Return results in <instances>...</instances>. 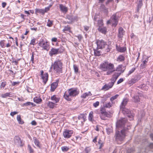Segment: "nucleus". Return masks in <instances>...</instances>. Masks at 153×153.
Here are the masks:
<instances>
[{
    "label": "nucleus",
    "mask_w": 153,
    "mask_h": 153,
    "mask_svg": "<svg viewBox=\"0 0 153 153\" xmlns=\"http://www.w3.org/2000/svg\"><path fill=\"white\" fill-rule=\"evenodd\" d=\"M36 12L37 13H40L44 14L45 13L44 10L43 9H38L36 10Z\"/></svg>",
    "instance_id": "nucleus-38"
},
{
    "label": "nucleus",
    "mask_w": 153,
    "mask_h": 153,
    "mask_svg": "<svg viewBox=\"0 0 153 153\" xmlns=\"http://www.w3.org/2000/svg\"><path fill=\"white\" fill-rule=\"evenodd\" d=\"M73 68L75 73H77L78 71V68L76 65H74Z\"/></svg>",
    "instance_id": "nucleus-53"
},
{
    "label": "nucleus",
    "mask_w": 153,
    "mask_h": 153,
    "mask_svg": "<svg viewBox=\"0 0 153 153\" xmlns=\"http://www.w3.org/2000/svg\"><path fill=\"white\" fill-rule=\"evenodd\" d=\"M98 31L103 33H105L106 31V29L105 27H99L98 29Z\"/></svg>",
    "instance_id": "nucleus-26"
},
{
    "label": "nucleus",
    "mask_w": 153,
    "mask_h": 153,
    "mask_svg": "<svg viewBox=\"0 0 153 153\" xmlns=\"http://www.w3.org/2000/svg\"><path fill=\"white\" fill-rule=\"evenodd\" d=\"M128 118L130 120H133V118L134 116V114H131L128 115H127Z\"/></svg>",
    "instance_id": "nucleus-48"
},
{
    "label": "nucleus",
    "mask_w": 153,
    "mask_h": 153,
    "mask_svg": "<svg viewBox=\"0 0 153 153\" xmlns=\"http://www.w3.org/2000/svg\"><path fill=\"white\" fill-rule=\"evenodd\" d=\"M125 59V57L124 56L121 55H119L117 58V61L118 62L123 61Z\"/></svg>",
    "instance_id": "nucleus-24"
},
{
    "label": "nucleus",
    "mask_w": 153,
    "mask_h": 153,
    "mask_svg": "<svg viewBox=\"0 0 153 153\" xmlns=\"http://www.w3.org/2000/svg\"><path fill=\"white\" fill-rule=\"evenodd\" d=\"M93 111H91L90 112L89 117H88V119L89 120L92 122H93Z\"/></svg>",
    "instance_id": "nucleus-32"
},
{
    "label": "nucleus",
    "mask_w": 153,
    "mask_h": 153,
    "mask_svg": "<svg viewBox=\"0 0 153 153\" xmlns=\"http://www.w3.org/2000/svg\"><path fill=\"white\" fill-rule=\"evenodd\" d=\"M33 141L35 145L37 147L40 149L41 148V146L39 140L36 137H34L33 138Z\"/></svg>",
    "instance_id": "nucleus-14"
},
{
    "label": "nucleus",
    "mask_w": 153,
    "mask_h": 153,
    "mask_svg": "<svg viewBox=\"0 0 153 153\" xmlns=\"http://www.w3.org/2000/svg\"><path fill=\"white\" fill-rule=\"evenodd\" d=\"M121 73V72L115 73H114V76H115L117 78L120 75Z\"/></svg>",
    "instance_id": "nucleus-60"
},
{
    "label": "nucleus",
    "mask_w": 153,
    "mask_h": 153,
    "mask_svg": "<svg viewBox=\"0 0 153 153\" xmlns=\"http://www.w3.org/2000/svg\"><path fill=\"white\" fill-rule=\"evenodd\" d=\"M58 85V83L56 82L53 83L51 86V90L53 91L56 88Z\"/></svg>",
    "instance_id": "nucleus-21"
},
{
    "label": "nucleus",
    "mask_w": 153,
    "mask_h": 153,
    "mask_svg": "<svg viewBox=\"0 0 153 153\" xmlns=\"http://www.w3.org/2000/svg\"><path fill=\"white\" fill-rule=\"evenodd\" d=\"M100 69L103 71H107L106 75L111 74L115 71L114 65L108 61H105L100 65Z\"/></svg>",
    "instance_id": "nucleus-2"
},
{
    "label": "nucleus",
    "mask_w": 153,
    "mask_h": 153,
    "mask_svg": "<svg viewBox=\"0 0 153 153\" xmlns=\"http://www.w3.org/2000/svg\"><path fill=\"white\" fill-rule=\"evenodd\" d=\"M118 96L119 95L118 94H116L114 96H113L111 97L110 100L111 102H113V101L114 100L116 99Z\"/></svg>",
    "instance_id": "nucleus-44"
},
{
    "label": "nucleus",
    "mask_w": 153,
    "mask_h": 153,
    "mask_svg": "<svg viewBox=\"0 0 153 153\" xmlns=\"http://www.w3.org/2000/svg\"><path fill=\"white\" fill-rule=\"evenodd\" d=\"M128 101V100L127 99H124L123 100L122 102V107L123 106H125L127 104Z\"/></svg>",
    "instance_id": "nucleus-46"
},
{
    "label": "nucleus",
    "mask_w": 153,
    "mask_h": 153,
    "mask_svg": "<svg viewBox=\"0 0 153 153\" xmlns=\"http://www.w3.org/2000/svg\"><path fill=\"white\" fill-rule=\"evenodd\" d=\"M62 151L63 152H67L69 149V147L66 146H62L61 148Z\"/></svg>",
    "instance_id": "nucleus-33"
},
{
    "label": "nucleus",
    "mask_w": 153,
    "mask_h": 153,
    "mask_svg": "<svg viewBox=\"0 0 153 153\" xmlns=\"http://www.w3.org/2000/svg\"><path fill=\"white\" fill-rule=\"evenodd\" d=\"M135 70V68H132L130 71H129L128 74V76L131 73H133Z\"/></svg>",
    "instance_id": "nucleus-55"
},
{
    "label": "nucleus",
    "mask_w": 153,
    "mask_h": 153,
    "mask_svg": "<svg viewBox=\"0 0 153 153\" xmlns=\"http://www.w3.org/2000/svg\"><path fill=\"white\" fill-rule=\"evenodd\" d=\"M92 94L90 91H88V92L84 93L81 96V97L83 98H85L86 97L88 96H91Z\"/></svg>",
    "instance_id": "nucleus-22"
},
{
    "label": "nucleus",
    "mask_w": 153,
    "mask_h": 153,
    "mask_svg": "<svg viewBox=\"0 0 153 153\" xmlns=\"http://www.w3.org/2000/svg\"><path fill=\"white\" fill-rule=\"evenodd\" d=\"M139 3L138 4L137 7L138 9H139L142 6V0H139Z\"/></svg>",
    "instance_id": "nucleus-50"
},
{
    "label": "nucleus",
    "mask_w": 153,
    "mask_h": 153,
    "mask_svg": "<svg viewBox=\"0 0 153 153\" xmlns=\"http://www.w3.org/2000/svg\"><path fill=\"white\" fill-rule=\"evenodd\" d=\"M132 101L134 102L137 103L140 101V99L138 96H134L132 97Z\"/></svg>",
    "instance_id": "nucleus-25"
},
{
    "label": "nucleus",
    "mask_w": 153,
    "mask_h": 153,
    "mask_svg": "<svg viewBox=\"0 0 153 153\" xmlns=\"http://www.w3.org/2000/svg\"><path fill=\"white\" fill-rule=\"evenodd\" d=\"M127 125H116V130L115 135L116 141H121L126 136V132L128 130Z\"/></svg>",
    "instance_id": "nucleus-1"
},
{
    "label": "nucleus",
    "mask_w": 153,
    "mask_h": 153,
    "mask_svg": "<svg viewBox=\"0 0 153 153\" xmlns=\"http://www.w3.org/2000/svg\"><path fill=\"white\" fill-rule=\"evenodd\" d=\"M98 144L100 145L99 149H101L104 146V143L101 139H99L98 142Z\"/></svg>",
    "instance_id": "nucleus-35"
},
{
    "label": "nucleus",
    "mask_w": 153,
    "mask_h": 153,
    "mask_svg": "<svg viewBox=\"0 0 153 153\" xmlns=\"http://www.w3.org/2000/svg\"><path fill=\"white\" fill-rule=\"evenodd\" d=\"M101 111V113L102 114L100 116V117L101 118V119L104 120V119H103L102 117V116H103V114H104V113L105 112V111L104 109L103 108H102L100 110Z\"/></svg>",
    "instance_id": "nucleus-47"
},
{
    "label": "nucleus",
    "mask_w": 153,
    "mask_h": 153,
    "mask_svg": "<svg viewBox=\"0 0 153 153\" xmlns=\"http://www.w3.org/2000/svg\"><path fill=\"white\" fill-rule=\"evenodd\" d=\"M124 33V31L123 29L121 27H120L118 30V36L119 38H122L123 37Z\"/></svg>",
    "instance_id": "nucleus-18"
},
{
    "label": "nucleus",
    "mask_w": 153,
    "mask_h": 153,
    "mask_svg": "<svg viewBox=\"0 0 153 153\" xmlns=\"http://www.w3.org/2000/svg\"><path fill=\"white\" fill-rule=\"evenodd\" d=\"M17 120L18 122L19 123L22 124L24 123V122L21 119L20 115H17Z\"/></svg>",
    "instance_id": "nucleus-30"
},
{
    "label": "nucleus",
    "mask_w": 153,
    "mask_h": 153,
    "mask_svg": "<svg viewBox=\"0 0 153 153\" xmlns=\"http://www.w3.org/2000/svg\"><path fill=\"white\" fill-rule=\"evenodd\" d=\"M70 28L68 25L65 26L64 27V28L63 30L64 32L65 31H70Z\"/></svg>",
    "instance_id": "nucleus-43"
},
{
    "label": "nucleus",
    "mask_w": 153,
    "mask_h": 153,
    "mask_svg": "<svg viewBox=\"0 0 153 153\" xmlns=\"http://www.w3.org/2000/svg\"><path fill=\"white\" fill-rule=\"evenodd\" d=\"M27 147L30 153H33L34 150L29 144L28 145Z\"/></svg>",
    "instance_id": "nucleus-42"
},
{
    "label": "nucleus",
    "mask_w": 153,
    "mask_h": 153,
    "mask_svg": "<svg viewBox=\"0 0 153 153\" xmlns=\"http://www.w3.org/2000/svg\"><path fill=\"white\" fill-rule=\"evenodd\" d=\"M103 115L105 116L106 117H111V114L109 113L105 112L104 113V114H103Z\"/></svg>",
    "instance_id": "nucleus-52"
},
{
    "label": "nucleus",
    "mask_w": 153,
    "mask_h": 153,
    "mask_svg": "<svg viewBox=\"0 0 153 153\" xmlns=\"http://www.w3.org/2000/svg\"><path fill=\"white\" fill-rule=\"evenodd\" d=\"M117 78L114 76V75H113L112 78L111 79V82H110V83H113V85L114 84V82L116 81Z\"/></svg>",
    "instance_id": "nucleus-41"
},
{
    "label": "nucleus",
    "mask_w": 153,
    "mask_h": 153,
    "mask_svg": "<svg viewBox=\"0 0 153 153\" xmlns=\"http://www.w3.org/2000/svg\"><path fill=\"white\" fill-rule=\"evenodd\" d=\"M18 112L16 111L11 112L10 113V115L12 116L13 117L14 115L18 114Z\"/></svg>",
    "instance_id": "nucleus-62"
},
{
    "label": "nucleus",
    "mask_w": 153,
    "mask_h": 153,
    "mask_svg": "<svg viewBox=\"0 0 153 153\" xmlns=\"http://www.w3.org/2000/svg\"><path fill=\"white\" fill-rule=\"evenodd\" d=\"M113 103V102H106L104 105V107L106 108H110L112 106Z\"/></svg>",
    "instance_id": "nucleus-28"
},
{
    "label": "nucleus",
    "mask_w": 153,
    "mask_h": 153,
    "mask_svg": "<svg viewBox=\"0 0 153 153\" xmlns=\"http://www.w3.org/2000/svg\"><path fill=\"white\" fill-rule=\"evenodd\" d=\"M79 93V91L75 88H71L66 91L64 95V97L67 100L70 101L71 97L76 96Z\"/></svg>",
    "instance_id": "nucleus-3"
},
{
    "label": "nucleus",
    "mask_w": 153,
    "mask_h": 153,
    "mask_svg": "<svg viewBox=\"0 0 153 153\" xmlns=\"http://www.w3.org/2000/svg\"><path fill=\"white\" fill-rule=\"evenodd\" d=\"M124 81V79L123 78H120L117 82V84H119L120 83L123 82Z\"/></svg>",
    "instance_id": "nucleus-61"
},
{
    "label": "nucleus",
    "mask_w": 153,
    "mask_h": 153,
    "mask_svg": "<svg viewBox=\"0 0 153 153\" xmlns=\"http://www.w3.org/2000/svg\"><path fill=\"white\" fill-rule=\"evenodd\" d=\"M63 50H61L60 48L56 49L52 48L50 51L49 53L50 56H52L54 55L62 53L63 52Z\"/></svg>",
    "instance_id": "nucleus-7"
},
{
    "label": "nucleus",
    "mask_w": 153,
    "mask_h": 153,
    "mask_svg": "<svg viewBox=\"0 0 153 153\" xmlns=\"http://www.w3.org/2000/svg\"><path fill=\"white\" fill-rule=\"evenodd\" d=\"M118 16L117 15V13L114 14L111 18V23L113 26H116L118 23Z\"/></svg>",
    "instance_id": "nucleus-9"
},
{
    "label": "nucleus",
    "mask_w": 153,
    "mask_h": 153,
    "mask_svg": "<svg viewBox=\"0 0 153 153\" xmlns=\"http://www.w3.org/2000/svg\"><path fill=\"white\" fill-rule=\"evenodd\" d=\"M148 59H146L145 60L143 61L142 62L141 65V66H145L148 62Z\"/></svg>",
    "instance_id": "nucleus-54"
},
{
    "label": "nucleus",
    "mask_w": 153,
    "mask_h": 153,
    "mask_svg": "<svg viewBox=\"0 0 153 153\" xmlns=\"http://www.w3.org/2000/svg\"><path fill=\"white\" fill-rule=\"evenodd\" d=\"M59 8L61 11L63 13H66L68 10V8L65 5L60 4H59Z\"/></svg>",
    "instance_id": "nucleus-13"
},
{
    "label": "nucleus",
    "mask_w": 153,
    "mask_h": 153,
    "mask_svg": "<svg viewBox=\"0 0 153 153\" xmlns=\"http://www.w3.org/2000/svg\"><path fill=\"white\" fill-rule=\"evenodd\" d=\"M33 105V103H32V102H27L24 104V105L25 106H28V105Z\"/></svg>",
    "instance_id": "nucleus-59"
},
{
    "label": "nucleus",
    "mask_w": 153,
    "mask_h": 153,
    "mask_svg": "<svg viewBox=\"0 0 153 153\" xmlns=\"http://www.w3.org/2000/svg\"><path fill=\"white\" fill-rule=\"evenodd\" d=\"M10 93H6L1 95V97L3 98H6L8 97H10Z\"/></svg>",
    "instance_id": "nucleus-39"
},
{
    "label": "nucleus",
    "mask_w": 153,
    "mask_h": 153,
    "mask_svg": "<svg viewBox=\"0 0 153 153\" xmlns=\"http://www.w3.org/2000/svg\"><path fill=\"white\" fill-rule=\"evenodd\" d=\"M100 102L98 101H97L93 104V106L94 107H97L99 105Z\"/></svg>",
    "instance_id": "nucleus-58"
},
{
    "label": "nucleus",
    "mask_w": 153,
    "mask_h": 153,
    "mask_svg": "<svg viewBox=\"0 0 153 153\" xmlns=\"http://www.w3.org/2000/svg\"><path fill=\"white\" fill-rule=\"evenodd\" d=\"M91 151V148L89 147H86L81 153H89Z\"/></svg>",
    "instance_id": "nucleus-31"
},
{
    "label": "nucleus",
    "mask_w": 153,
    "mask_h": 153,
    "mask_svg": "<svg viewBox=\"0 0 153 153\" xmlns=\"http://www.w3.org/2000/svg\"><path fill=\"white\" fill-rule=\"evenodd\" d=\"M63 63L60 60H56L52 65L54 71L60 74L62 72Z\"/></svg>",
    "instance_id": "nucleus-4"
},
{
    "label": "nucleus",
    "mask_w": 153,
    "mask_h": 153,
    "mask_svg": "<svg viewBox=\"0 0 153 153\" xmlns=\"http://www.w3.org/2000/svg\"><path fill=\"white\" fill-rule=\"evenodd\" d=\"M97 48L98 49H102L104 48L106 46L107 47L106 50V52H109L110 49L109 48V46L106 44V43L102 40H98L97 41Z\"/></svg>",
    "instance_id": "nucleus-6"
},
{
    "label": "nucleus",
    "mask_w": 153,
    "mask_h": 153,
    "mask_svg": "<svg viewBox=\"0 0 153 153\" xmlns=\"http://www.w3.org/2000/svg\"><path fill=\"white\" fill-rule=\"evenodd\" d=\"M51 99L55 101L56 103L58 102L59 101V99L58 98H56L55 96H53L51 97Z\"/></svg>",
    "instance_id": "nucleus-37"
},
{
    "label": "nucleus",
    "mask_w": 153,
    "mask_h": 153,
    "mask_svg": "<svg viewBox=\"0 0 153 153\" xmlns=\"http://www.w3.org/2000/svg\"><path fill=\"white\" fill-rule=\"evenodd\" d=\"M39 46L44 50L48 51L49 50V44L47 40L41 39L38 43Z\"/></svg>",
    "instance_id": "nucleus-5"
},
{
    "label": "nucleus",
    "mask_w": 153,
    "mask_h": 153,
    "mask_svg": "<svg viewBox=\"0 0 153 153\" xmlns=\"http://www.w3.org/2000/svg\"><path fill=\"white\" fill-rule=\"evenodd\" d=\"M51 5H50L49 6L45 8V9H44L45 13L46 12L49 10L50 8L51 7Z\"/></svg>",
    "instance_id": "nucleus-57"
},
{
    "label": "nucleus",
    "mask_w": 153,
    "mask_h": 153,
    "mask_svg": "<svg viewBox=\"0 0 153 153\" xmlns=\"http://www.w3.org/2000/svg\"><path fill=\"white\" fill-rule=\"evenodd\" d=\"M106 130L107 134L109 135L112 131V127L108 128H106Z\"/></svg>",
    "instance_id": "nucleus-40"
},
{
    "label": "nucleus",
    "mask_w": 153,
    "mask_h": 153,
    "mask_svg": "<svg viewBox=\"0 0 153 153\" xmlns=\"http://www.w3.org/2000/svg\"><path fill=\"white\" fill-rule=\"evenodd\" d=\"M35 42H36V39H32L30 41V45H35Z\"/></svg>",
    "instance_id": "nucleus-56"
},
{
    "label": "nucleus",
    "mask_w": 153,
    "mask_h": 153,
    "mask_svg": "<svg viewBox=\"0 0 153 153\" xmlns=\"http://www.w3.org/2000/svg\"><path fill=\"white\" fill-rule=\"evenodd\" d=\"M53 25V22L48 19L47 23V26L49 27H51Z\"/></svg>",
    "instance_id": "nucleus-49"
},
{
    "label": "nucleus",
    "mask_w": 153,
    "mask_h": 153,
    "mask_svg": "<svg viewBox=\"0 0 153 153\" xmlns=\"http://www.w3.org/2000/svg\"><path fill=\"white\" fill-rule=\"evenodd\" d=\"M116 47L117 51L119 52H124L126 50V48L125 47L118 46L117 45Z\"/></svg>",
    "instance_id": "nucleus-19"
},
{
    "label": "nucleus",
    "mask_w": 153,
    "mask_h": 153,
    "mask_svg": "<svg viewBox=\"0 0 153 153\" xmlns=\"http://www.w3.org/2000/svg\"><path fill=\"white\" fill-rule=\"evenodd\" d=\"M14 142L15 144L18 146H22L23 145L20 138L18 137H15L14 138Z\"/></svg>",
    "instance_id": "nucleus-11"
},
{
    "label": "nucleus",
    "mask_w": 153,
    "mask_h": 153,
    "mask_svg": "<svg viewBox=\"0 0 153 153\" xmlns=\"http://www.w3.org/2000/svg\"><path fill=\"white\" fill-rule=\"evenodd\" d=\"M34 53L33 52L32 53V56L31 57V61H32V62L33 63H34Z\"/></svg>",
    "instance_id": "nucleus-63"
},
{
    "label": "nucleus",
    "mask_w": 153,
    "mask_h": 153,
    "mask_svg": "<svg viewBox=\"0 0 153 153\" xmlns=\"http://www.w3.org/2000/svg\"><path fill=\"white\" fill-rule=\"evenodd\" d=\"M34 101L37 103H40L42 101V99L39 97H36L33 98Z\"/></svg>",
    "instance_id": "nucleus-23"
},
{
    "label": "nucleus",
    "mask_w": 153,
    "mask_h": 153,
    "mask_svg": "<svg viewBox=\"0 0 153 153\" xmlns=\"http://www.w3.org/2000/svg\"><path fill=\"white\" fill-rule=\"evenodd\" d=\"M4 40H1L0 42V46L2 48H4L5 46L4 45Z\"/></svg>",
    "instance_id": "nucleus-51"
},
{
    "label": "nucleus",
    "mask_w": 153,
    "mask_h": 153,
    "mask_svg": "<svg viewBox=\"0 0 153 153\" xmlns=\"http://www.w3.org/2000/svg\"><path fill=\"white\" fill-rule=\"evenodd\" d=\"M127 120L125 118H122L118 120L116 124H124L127 123Z\"/></svg>",
    "instance_id": "nucleus-17"
},
{
    "label": "nucleus",
    "mask_w": 153,
    "mask_h": 153,
    "mask_svg": "<svg viewBox=\"0 0 153 153\" xmlns=\"http://www.w3.org/2000/svg\"><path fill=\"white\" fill-rule=\"evenodd\" d=\"M55 104L51 102H49L48 103L47 105L50 108H53L55 105Z\"/></svg>",
    "instance_id": "nucleus-34"
},
{
    "label": "nucleus",
    "mask_w": 153,
    "mask_h": 153,
    "mask_svg": "<svg viewBox=\"0 0 153 153\" xmlns=\"http://www.w3.org/2000/svg\"><path fill=\"white\" fill-rule=\"evenodd\" d=\"M78 118L81 120V123L84 124V122L86 120V117L85 115L84 114H80L78 116Z\"/></svg>",
    "instance_id": "nucleus-15"
},
{
    "label": "nucleus",
    "mask_w": 153,
    "mask_h": 153,
    "mask_svg": "<svg viewBox=\"0 0 153 153\" xmlns=\"http://www.w3.org/2000/svg\"><path fill=\"white\" fill-rule=\"evenodd\" d=\"M113 86V83L109 82L108 84H105L102 88V90L107 91L111 88Z\"/></svg>",
    "instance_id": "nucleus-12"
},
{
    "label": "nucleus",
    "mask_w": 153,
    "mask_h": 153,
    "mask_svg": "<svg viewBox=\"0 0 153 153\" xmlns=\"http://www.w3.org/2000/svg\"><path fill=\"white\" fill-rule=\"evenodd\" d=\"M72 130L66 129L63 132V135L65 138H69L73 133Z\"/></svg>",
    "instance_id": "nucleus-8"
},
{
    "label": "nucleus",
    "mask_w": 153,
    "mask_h": 153,
    "mask_svg": "<svg viewBox=\"0 0 153 153\" xmlns=\"http://www.w3.org/2000/svg\"><path fill=\"white\" fill-rule=\"evenodd\" d=\"M57 40V38L56 37L53 38L51 39V41L52 42H56Z\"/></svg>",
    "instance_id": "nucleus-64"
},
{
    "label": "nucleus",
    "mask_w": 153,
    "mask_h": 153,
    "mask_svg": "<svg viewBox=\"0 0 153 153\" xmlns=\"http://www.w3.org/2000/svg\"><path fill=\"white\" fill-rule=\"evenodd\" d=\"M6 85V82L5 81L2 82L1 83L0 88L1 89H3Z\"/></svg>",
    "instance_id": "nucleus-45"
},
{
    "label": "nucleus",
    "mask_w": 153,
    "mask_h": 153,
    "mask_svg": "<svg viewBox=\"0 0 153 153\" xmlns=\"http://www.w3.org/2000/svg\"><path fill=\"white\" fill-rule=\"evenodd\" d=\"M98 49L94 50V54L95 56H99L101 55V52L99 51Z\"/></svg>",
    "instance_id": "nucleus-29"
},
{
    "label": "nucleus",
    "mask_w": 153,
    "mask_h": 153,
    "mask_svg": "<svg viewBox=\"0 0 153 153\" xmlns=\"http://www.w3.org/2000/svg\"><path fill=\"white\" fill-rule=\"evenodd\" d=\"M122 112L124 114H126L127 115L131 113L130 111L128 109L122 107Z\"/></svg>",
    "instance_id": "nucleus-20"
},
{
    "label": "nucleus",
    "mask_w": 153,
    "mask_h": 153,
    "mask_svg": "<svg viewBox=\"0 0 153 153\" xmlns=\"http://www.w3.org/2000/svg\"><path fill=\"white\" fill-rule=\"evenodd\" d=\"M43 71L42 70L41 71V75L42 79L43 80V82L45 84L46 83L48 79V74L47 73H45L43 74Z\"/></svg>",
    "instance_id": "nucleus-10"
},
{
    "label": "nucleus",
    "mask_w": 153,
    "mask_h": 153,
    "mask_svg": "<svg viewBox=\"0 0 153 153\" xmlns=\"http://www.w3.org/2000/svg\"><path fill=\"white\" fill-rule=\"evenodd\" d=\"M126 68L125 67L123 66L122 65H119L116 68V71L121 73H123L124 71Z\"/></svg>",
    "instance_id": "nucleus-16"
},
{
    "label": "nucleus",
    "mask_w": 153,
    "mask_h": 153,
    "mask_svg": "<svg viewBox=\"0 0 153 153\" xmlns=\"http://www.w3.org/2000/svg\"><path fill=\"white\" fill-rule=\"evenodd\" d=\"M97 24L99 27H102L103 25V20L102 19L99 20L98 21Z\"/></svg>",
    "instance_id": "nucleus-36"
},
{
    "label": "nucleus",
    "mask_w": 153,
    "mask_h": 153,
    "mask_svg": "<svg viewBox=\"0 0 153 153\" xmlns=\"http://www.w3.org/2000/svg\"><path fill=\"white\" fill-rule=\"evenodd\" d=\"M100 9L104 12L107 13L108 12V10L107 8H106L105 6L103 4H102L100 6Z\"/></svg>",
    "instance_id": "nucleus-27"
}]
</instances>
